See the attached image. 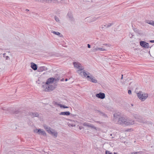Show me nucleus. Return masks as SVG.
<instances>
[{
    "instance_id": "13",
    "label": "nucleus",
    "mask_w": 154,
    "mask_h": 154,
    "mask_svg": "<svg viewBox=\"0 0 154 154\" xmlns=\"http://www.w3.org/2000/svg\"><path fill=\"white\" fill-rule=\"evenodd\" d=\"M54 104L55 105H57L58 106H59L61 108H69L68 106H66L64 105H62L58 103L57 102H54Z\"/></svg>"
},
{
    "instance_id": "41",
    "label": "nucleus",
    "mask_w": 154,
    "mask_h": 154,
    "mask_svg": "<svg viewBox=\"0 0 154 154\" xmlns=\"http://www.w3.org/2000/svg\"><path fill=\"white\" fill-rule=\"evenodd\" d=\"M87 46H88V48H91V45H90V44H88L87 45Z\"/></svg>"
},
{
    "instance_id": "15",
    "label": "nucleus",
    "mask_w": 154,
    "mask_h": 154,
    "mask_svg": "<svg viewBox=\"0 0 154 154\" xmlns=\"http://www.w3.org/2000/svg\"><path fill=\"white\" fill-rule=\"evenodd\" d=\"M38 134H39L42 135L44 136H45L46 135V134L45 131L43 130H42L40 129H38Z\"/></svg>"
},
{
    "instance_id": "24",
    "label": "nucleus",
    "mask_w": 154,
    "mask_h": 154,
    "mask_svg": "<svg viewBox=\"0 0 154 154\" xmlns=\"http://www.w3.org/2000/svg\"><path fill=\"white\" fill-rule=\"evenodd\" d=\"M51 32L56 35H59V36L60 37H63V35L62 34H61L59 32H55L54 31H52Z\"/></svg>"
},
{
    "instance_id": "6",
    "label": "nucleus",
    "mask_w": 154,
    "mask_h": 154,
    "mask_svg": "<svg viewBox=\"0 0 154 154\" xmlns=\"http://www.w3.org/2000/svg\"><path fill=\"white\" fill-rule=\"evenodd\" d=\"M140 46L143 47L147 48L149 47V44L144 41H141L140 42Z\"/></svg>"
},
{
    "instance_id": "21",
    "label": "nucleus",
    "mask_w": 154,
    "mask_h": 154,
    "mask_svg": "<svg viewBox=\"0 0 154 154\" xmlns=\"http://www.w3.org/2000/svg\"><path fill=\"white\" fill-rule=\"evenodd\" d=\"M29 115L32 118H33L35 117H38L39 116V115L37 112H35V113L30 112L29 113Z\"/></svg>"
},
{
    "instance_id": "22",
    "label": "nucleus",
    "mask_w": 154,
    "mask_h": 154,
    "mask_svg": "<svg viewBox=\"0 0 154 154\" xmlns=\"http://www.w3.org/2000/svg\"><path fill=\"white\" fill-rule=\"evenodd\" d=\"M145 22L154 26V21L152 20H145Z\"/></svg>"
},
{
    "instance_id": "25",
    "label": "nucleus",
    "mask_w": 154,
    "mask_h": 154,
    "mask_svg": "<svg viewBox=\"0 0 154 154\" xmlns=\"http://www.w3.org/2000/svg\"><path fill=\"white\" fill-rule=\"evenodd\" d=\"M114 120L115 121L117 119H119V117H121L120 116L118 115L117 113H116L114 114Z\"/></svg>"
},
{
    "instance_id": "36",
    "label": "nucleus",
    "mask_w": 154,
    "mask_h": 154,
    "mask_svg": "<svg viewBox=\"0 0 154 154\" xmlns=\"http://www.w3.org/2000/svg\"><path fill=\"white\" fill-rule=\"evenodd\" d=\"M38 129H36L34 131L35 132L37 133H38Z\"/></svg>"
},
{
    "instance_id": "29",
    "label": "nucleus",
    "mask_w": 154,
    "mask_h": 154,
    "mask_svg": "<svg viewBox=\"0 0 154 154\" xmlns=\"http://www.w3.org/2000/svg\"><path fill=\"white\" fill-rule=\"evenodd\" d=\"M20 111L17 109L14 110L12 112V113L14 114H17L20 112Z\"/></svg>"
},
{
    "instance_id": "42",
    "label": "nucleus",
    "mask_w": 154,
    "mask_h": 154,
    "mask_svg": "<svg viewBox=\"0 0 154 154\" xmlns=\"http://www.w3.org/2000/svg\"><path fill=\"white\" fill-rule=\"evenodd\" d=\"M2 109L3 110H8V109H5V108H2Z\"/></svg>"
},
{
    "instance_id": "45",
    "label": "nucleus",
    "mask_w": 154,
    "mask_h": 154,
    "mask_svg": "<svg viewBox=\"0 0 154 154\" xmlns=\"http://www.w3.org/2000/svg\"><path fill=\"white\" fill-rule=\"evenodd\" d=\"M123 75H122V77H121V79H123Z\"/></svg>"
},
{
    "instance_id": "32",
    "label": "nucleus",
    "mask_w": 154,
    "mask_h": 154,
    "mask_svg": "<svg viewBox=\"0 0 154 154\" xmlns=\"http://www.w3.org/2000/svg\"><path fill=\"white\" fill-rule=\"evenodd\" d=\"M100 17H98L97 18H96L95 17L93 18L92 19V20H91V22H94L96 21Z\"/></svg>"
},
{
    "instance_id": "39",
    "label": "nucleus",
    "mask_w": 154,
    "mask_h": 154,
    "mask_svg": "<svg viewBox=\"0 0 154 154\" xmlns=\"http://www.w3.org/2000/svg\"><path fill=\"white\" fill-rule=\"evenodd\" d=\"M79 128L80 130H81L84 128V127L82 126H79Z\"/></svg>"
},
{
    "instance_id": "1",
    "label": "nucleus",
    "mask_w": 154,
    "mask_h": 154,
    "mask_svg": "<svg viewBox=\"0 0 154 154\" xmlns=\"http://www.w3.org/2000/svg\"><path fill=\"white\" fill-rule=\"evenodd\" d=\"M137 96L139 99L141 101H144L148 97V95L141 91H139L137 93Z\"/></svg>"
},
{
    "instance_id": "31",
    "label": "nucleus",
    "mask_w": 154,
    "mask_h": 154,
    "mask_svg": "<svg viewBox=\"0 0 154 154\" xmlns=\"http://www.w3.org/2000/svg\"><path fill=\"white\" fill-rule=\"evenodd\" d=\"M113 24V23H109L108 24V25L107 26H106V25H104V26L106 27L107 28H108L111 26H112Z\"/></svg>"
},
{
    "instance_id": "50",
    "label": "nucleus",
    "mask_w": 154,
    "mask_h": 154,
    "mask_svg": "<svg viewBox=\"0 0 154 154\" xmlns=\"http://www.w3.org/2000/svg\"><path fill=\"white\" fill-rule=\"evenodd\" d=\"M103 45H107V44H103Z\"/></svg>"
},
{
    "instance_id": "14",
    "label": "nucleus",
    "mask_w": 154,
    "mask_h": 154,
    "mask_svg": "<svg viewBox=\"0 0 154 154\" xmlns=\"http://www.w3.org/2000/svg\"><path fill=\"white\" fill-rule=\"evenodd\" d=\"M44 128L45 129L46 131L49 134L50 131L52 129L50 127L46 125H44L43 126Z\"/></svg>"
},
{
    "instance_id": "33",
    "label": "nucleus",
    "mask_w": 154,
    "mask_h": 154,
    "mask_svg": "<svg viewBox=\"0 0 154 154\" xmlns=\"http://www.w3.org/2000/svg\"><path fill=\"white\" fill-rule=\"evenodd\" d=\"M54 19L57 22H59L60 21V20L59 18L57 16H55L54 17Z\"/></svg>"
},
{
    "instance_id": "53",
    "label": "nucleus",
    "mask_w": 154,
    "mask_h": 154,
    "mask_svg": "<svg viewBox=\"0 0 154 154\" xmlns=\"http://www.w3.org/2000/svg\"><path fill=\"white\" fill-rule=\"evenodd\" d=\"M112 138H113V137H112Z\"/></svg>"
},
{
    "instance_id": "30",
    "label": "nucleus",
    "mask_w": 154,
    "mask_h": 154,
    "mask_svg": "<svg viewBox=\"0 0 154 154\" xmlns=\"http://www.w3.org/2000/svg\"><path fill=\"white\" fill-rule=\"evenodd\" d=\"M134 30L135 32L138 33L139 34H140V32L138 29L137 28H134Z\"/></svg>"
},
{
    "instance_id": "48",
    "label": "nucleus",
    "mask_w": 154,
    "mask_h": 154,
    "mask_svg": "<svg viewBox=\"0 0 154 154\" xmlns=\"http://www.w3.org/2000/svg\"><path fill=\"white\" fill-rule=\"evenodd\" d=\"M67 80H68V79H65V81H67Z\"/></svg>"
},
{
    "instance_id": "44",
    "label": "nucleus",
    "mask_w": 154,
    "mask_h": 154,
    "mask_svg": "<svg viewBox=\"0 0 154 154\" xmlns=\"http://www.w3.org/2000/svg\"><path fill=\"white\" fill-rule=\"evenodd\" d=\"M150 42H151V43H154V40H150Z\"/></svg>"
},
{
    "instance_id": "4",
    "label": "nucleus",
    "mask_w": 154,
    "mask_h": 154,
    "mask_svg": "<svg viewBox=\"0 0 154 154\" xmlns=\"http://www.w3.org/2000/svg\"><path fill=\"white\" fill-rule=\"evenodd\" d=\"M126 119L124 117H119L117 123L122 125H126Z\"/></svg>"
},
{
    "instance_id": "23",
    "label": "nucleus",
    "mask_w": 154,
    "mask_h": 154,
    "mask_svg": "<svg viewBox=\"0 0 154 154\" xmlns=\"http://www.w3.org/2000/svg\"><path fill=\"white\" fill-rule=\"evenodd\" d=\"M94 51L100 50V51H106V50L105 49L103 48H97L94 49Z\"/></svg>"
},
{
    "instance_id": "3",
    "label": "nucleus",
    "mask_w": 154,
    "mask_h": 154,
    "mask_svg": "<svg viewBox=\"0 0 154 154\" xmlns=\"http://www.w3.org/2000/svg\"><path fill=\"white\" fill-rule=\"evenodd\" d=\"M84 68L81 67L77 71V72L82 76H84L85 77H86L88 75H90V73L88 72L85 71L84 70Z\"/></svg>"
},
{
    "instance_id": "10",
    "label": "nucleus",
    "mask_w": 154,
    "mask_h": 154,
    "mask_svg": "<svg viewBox=\"0 0 154 154\" xmlns=\"http://www.w3.org/2000/svg\"><path fill=\"white\" fill-rule=\"evenodd\" d=\"M126 126L133 125L134 124V122L131 119H126Z\"/></svg>"
},
{
    "instance_id": "18",
    "label": "nucleus",
    "mask_w": 154,
    "mask_h": 154,
    "mask_svg": "<svg viewBox=\"0 0 154 154\" xmlns=\"http://www.w3.org/2000/svg\"><path fill=\"white\" fill-rule=\"evenodd\" d=\"M47 69V68L44 66H41L38 69V71L39 72H41L44 70H45Z\"/></svg>"
},
{
    "instance_id": "49",
    "label": "nucleus",
    "mask_w": 154,
    "mask_h": 154,
    "mask_svg": "<svg viewBox=\"0 0 154 154\" xmlns=\"http://www.w3.org/2000/svg\"><path fill=\"white\" fill-rule=\"evenodd\" d=\"M110 136H112V134H110Z\"/></svg>"
},
{
    "instance_id": "19",
    "label": "nucleus",
    "mask_w": 154,
    "mask_h": 154,
    "mask_svg": "<svg viewBox=\"0 0 154 154\" xmlns=\"http://www.w3.org/2000/svg\"><path fill=\"white\" fill-rule=\"evenodd\" d=\"M59 114L61 115H66L68 116L70 115V113L69 111L64 112H61Z\"/></svg>"
},
{
    "instance_id": "43",
    "label": "nucleus",
    "mask_w": 154,
    "mask_h": 154,
    "mask_svg": "<svg viewBox=\"0 0 154 154\" xmlns=\"http://www.w3.org/2000/svg\"><path fill=\"white\" fill-rule=\"evenodd\" d=\"M96 122H97V123H99L100 124H101L102 123V122H99V121H97Z\"/></svg>"
},
{
    "instance_id": "12",
    "label": "nucleus",
    "mask_w": 154,
    "mask_h": 154,
    "mask_svg": "<svg viewBox=\"0 0 154 154\" xmlns=\"http://www.w3.org/2000/svg\"><path fill=\"white\" fill-rule=\"evenodd\" d=\"M49 134L53 135L55 137H57V132L55 131V130L53 129L50 131Z\"/></svg>"
},
{
    "instance_id": "52",
    "label": "nucleus",
    "mask_w": 154,
    "mask_h": 154,
    "mask_svg": "<svg viewBox=\"0 0 154 154\" xmlns=\"http://www.w3.org/2000/svg\"><path fill=\"white\" fill-rule=\"evenodd\" d=\"M63 80V79H61V81H62V80Z\"/></svg>"
},
{
    "instance_id": "28",
    "label": "nucleus",
    "mask_w": 154,
    "mask_h": 154,
    "mask_svg": "<svg viewBox=\"0 0 154 154\" xmlns=\"http://www.w3.org/2000/svg\"><path fill=\"white\" fill-rule=\"evenodd\" d=\"M88 127H90L92 128H94L96 130H97V128L93 125L92 124H89Z\"/></svg>"
},
{
    "instance_id": "17",
    "label": "nucleus",
    "mask_w": 154,
    "mask_h": 154,
    "mask_svg": "<svg viewBox=\"0 0 154 154\" xmlns=\"http://www.w3.org/2000/svg\"><path fill=\"white\" fill-rule=\"evenodd\" d=\"M31 67L34 70H36L37 69V66L35 63L32 62L31 63Z\"/></svg>"
},
{
    "instance_id": "7",
    "label": "nucleus",
    "mask_w": 154,
    "mask_h": 154,
    "mask_svg": "<svg viewBox=\"0 0 154 154\" xmlns=\"http://www.w3.org/2000/svg\"><path fill=\"white\" fill-rule=\"evenodd\" d=\"M67 17L69 18V20L72 22H74L75 19L73 17L72 15L71 12H69L67 15Z\"/></svg>"
},
{
    "instance_id": "2",
    "label": "nucleus",
    "mask_w": 154,
    "mask_h": 154,
    "mask_svg": "<svg viewBox=\"0 0 154 154\" xmlns=\"http://www.w3.org/2000/svg\"><path fill=\"white\" fill-rule=\"evenodd\" d=\"M55 79L54 78H49L47 81L45 83V85H47V86L48 88H47V86L46 88L47 89L48 91H50V90H53L52 89V88L53 87L51 85H48L49 84L51 83L54 82V81Z\"/></svg>"
},
{
    "instance_id": "40",
    "label": "nucleus",
    "mask_w": 154,
    "mask_h": 154,
    "mask_svg": "<svg viewBox=\"0 0 154 154\" xmlns=\"http://www.w3.org/2000/svg\"><path fill=\"white\" fill-rule=\"evenodd\" d=\"M141 152H134V154H137L138 153H139Z\"/></svg>"
},
{
    "instance_id": "38",
    "label": "nucleus",
    "mask_w": 154,
    "mask_h": 154,
    "mask_svg": "<svg viewBox=\"0 0 154 154\" xmlns=\"http://www.w3.org/2000/svg\"><path fill=\"white\" fill-rule=\"evenodd\" d=\"M128 93L129 94H131V91L130 90H128Z\"/></svg>"
},
{
    "instance_id": "37",
    "label": "nucleus",
    "mask_w": 154,
    "mask_h": 154,
    "mask_svg": "<svg viewBox=\"0 0 154 154\" xmlns=\"http://www.w3.org/2000/svg\"><path fill=\"white\" fill-rule=\"evenodd\" d=\"M55 79H54V81H56V82H58L59 80H60V79L59 78H54Z\"/></svg>"
},
{
    "instance_id": "35",
    "label": "nucleus",
    "mask_w": 154,
    "mask_h": 154,
    "mask_svg": "<svg viewBox=\"0 0 154 154\" xmlns=\"http://www.w3.org/2000/svg\"><path fill=\"white\" fill-rule=\"evenodd\" d=\"M111 153L112 152H110L108 150H106L105 152L106 154H111Z\"/></svg>"
},
{
    "instance_id": "26",
    "label": "nucleus",
    "mask_w": 154,
    "mask_h": 154,
    "mask_svg": "<svg viewBox=\"0 0 154 154\" xmlns=\"http://www.w3.org/2000/svg\"><path fill=\"white\" fill-rule=\"evenodd\" d=\"M138 121L140 122L141 123H144L145 122V120L143 118H141L140 119H138Z\"/></svg>"
},
{
    "instance_id": "5",
    "label": "nucleus",
    "mask_w": 154,
    "mask_h": 154,
    "mask_svg": "<svg viewBox=\"0 0 154 154\" xmlns=\"http://www.w3.org/2000/svg\"><path fill=\"white\" fill-rule=\"evenodd\" d=\"M86 78L88 79V80L89 81L93 83H97V81L95 79L94 77L92 75H88Z\"/></svg>"
},
{
    "instance_id": "20",
    "label": "nucleus",
    "mask_w": 154,
    "mask_h": 154,
    "mask_svg": "<svg viewBox=\"0 0 154 154\" xmlns=\"http://www.w3.org/2000/svg\"><path fill=\"white\" fill-rule=\"evenodd\" d=\"M96 112L97 113H99L100 115L105 117H107V115L105 113L99 110H97Z\"/></svg>"
},
{
    "instance_id": "27",
    "label": "nucleus",
    "mask_w": 154,
    "mask_h": 154,
    "mask_svg": "<svg viewBox=\"0 0 154 154\" xmlns=\"http://www.w3.org/2000/svg\"><path fill=\"white\" fill-rule=\"evenodd\" d=\"M88 127H90L92 128H94L96 130H97V128L93 125L92 124H89Z\"/></svg>"
},
{
    "instance_id": "11",
    "label": "nucleus",
    "mask_w": 154,
    "mask_h": 154,
    "mask_svg": "<svg viewBox=\"0 0 154 154\" xmlns=\"http://www.w3.org/2000/svg\"><path fill=\"white\" fill-rule=\"evenodd\" d=\"M73 64L75 67L79 69L81 67H83V66H81V64L79 63L74 62Z\"/></svg>"
},
{
    "instance_id": "9",
    "label": "nucleus",
    "mask_w": 154,
    "mask_h": 154,
    "mask_svg": "<svg viewBox=\"0 0 154 154\" xmlns=\"http://www.w3.org/2000/svg\"><path fill=\"white\" fill-rule=\"evenodd\" d=\"M3 57L5 58V60H9L10 57L9 56H11V53L9 52H7V53H4L3 54Z\"/></svg>"
},
{
    "instance_id": "47",
    "label": "nucleus",
    "mask_w": 154,
    "mask_h": 154,
    "mask_svg": "<svg viewBox=\"0 0 154 154\" xmlns=\"http://www.w3.org/2000/svg\"><path fill=\"white\" fill-rule=\"evenodd\" d=\"M29 11V10H28V9H26V11Z\"/></svg>"
},
{
    "instance_id": "51",
    "label": "nucleus",
    "mask_w": 154,
    "mask_h": 154,
    "mask_svg": "<svg viewBox=\"0 0 154 154\" xmlns=\"http://www.w3.org/2000/svg\"><path fill=\"white\" fill-rule=\"evenodd\" d=\"M113 153H114V154H117V153L115 152H114Z\"/></svg>"
},
{
    "instance_id": "8",
    "label": "nucleus",
    "mask_w": 154,
    "mask_h": 154,
    "mask_svg": "<svg viewBox=\"0 0 154 154\" xmlns=\"http://www.w3.org/2000/svg\"><path fill=\"white\" fill-rule=\"evenodd\" d=\"M96 96L97 97L101 99H103L105 98V94L102 92L96 94Z\"/></svg>"
},
{
    "instance_id": "46",
    "label": "nucleus",
    "mask_w": 154,
    "mask_h": 154,
    "mask_svg": "<svg viewBox=\"0 0 154 154\" xmlns=\"http://www.w3.org/2000/svg\"><path fill=\"white\" fill-rule=\"evenodd\" d=\"M134 152H131V154H134Z\"/></svg>"
},
{
    "instance_id": "34",
    "label": "nucleus",
    "mask_w": 154,
    "mask_h": 154,
    "mask_svg": "<svg viewBox=\"0 0 154 154\" xmlns=\"http://www.w3.org/2000/svg\"><path fill=\"white\" fill-rule=\"evenodd\" d=\"M89 123H88L87 122H85L83 124V125L84 126H86L87 127H88V125Z\"/></svg>"
},
{
    "instance_id": "16",
    "label": "nucleus",
    "mask_w": 154,
    "mask_h": 154,
    "mask_svg": "<svg viewBox=\"0 0 154 154\" xmlns=\"http://www.w3.org/2000/svg\"><path fill=\"white\" fill-rule=\"evenodd\" d=\"M36 1H37L38 2H43V3H51L53 1V0H35Z\"/></svg>"
}]
</instances>
